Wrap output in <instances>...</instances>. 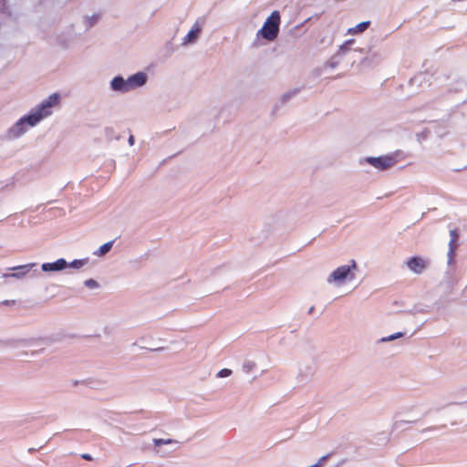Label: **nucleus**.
<instances>
[{"instance_id": "nucleus-1", "label": "nucleus", "mask_w": 467, "mask_h": 467, "mask_svg": "<svg viewBox=\"0 0 467 467\" xmlns=\"http://www.w3.org/2000/svg\"><path fill=\"white\" fill-rule=\"evenodd\" d=\"M60 102L59 95L54 93L50 95L47 99L44 100L39 107L33 113L28 116L21 119L16 125V127L19 130L18 133H22L23 128L22 126L26 123L28 126L33 127L36 123H38L41 119L46 117H48L52 114V108L57 106Z\"/></svg>"}, {"instance_id": "nucleus-2", "label": "nucleus", "mask_w": 467, "mask_h": 467, "mask_svg": "<svg viewBox=\"0 0 467 467\" xmlns=\"http://www.w3.org/2000/svg\"><path fill=\"white\" fill-rule=\"evenodd\" d=\"M281 16L278 11H274L265 19L262 28L257 32V36L272 42L278 36Z\"/></svg>"}, {"instance_id": "nucleus-3", "label": "nucleus", "mask_w": 467, "mask_h": 467, "mask_svg": "<svg viewBox=\"0 0 467 467\" xmlns=\"http://www.w3.org/2000/svg\"><path fill=\"white\" fill-rule=\"evenodd\" d=\"M367 161L373 167L384 171L394 166L397 160L392 155H386L380 157H369L367 159Z\"/></svg>"}, {"instance_id": "nucleus-4", "label": "nucleus", "mask_w": 467, "mask_h": 467, "mask_svg": "<svg viewBox=\"0 0 467 467\" xmlns=\"http://www.w3.org/2000/svg\"><path fill=\"white\" fill-rule=\"evenodd\" d=\"M351 267L352 268H355L356 267V263L354 261H352V265L349 266V265H342V266H339L337 267L335 271H333V273L331 274L330 277L328 278V281H343L345 280L349 273H350V270H351Z\"/></svg>"}, {"instance_id": "nucleus-5", "label": "nucleus", "mask_w": 467, "mask_h": 467, "mask_svg": "<svg viewBox=\"0 0 467 467\" xmlns=\"http://www.w3.org/2000/svg\"><path fill=\"white\" fill-rule=\"evenodd\" d=\"M407 265L413 273L421 274L426 268L427 264L424 259L414 256L408 261Z\"/></svg>"}, {"instance_id": "nucleus-6", "label": "nucleus", "mask_w": 467, "mask_h": 467, "mask_svg": "<svg viewBox=\"0 0 467 467\" xmlns=\"http://www.w3.org/2000/svg\"><path fill=\"white\" fill-rule=\"evenodd\" d=\"M146 75L144 73H137L128 78L129 90L142 86L146 82Z\"/></svg>"}, {"instance_id": "nucleus-7", "label": "nucleus", "mask_w": 467, "mask_h": 467, "mask_svg": "<svg viewBox=\"0 0 467 467\" xmlns=\"http://www.w3.org/2000/svg\"><path fill=\"white\" fill-rule=\"evenodd\" d=\"M67 266V262L65 259H57L54 263H46L42 265L43 271H59L64 269Z\"/></svg>"}, {"instance_id": "nucleus-8", "label": "nucleus", "mask_w": 467, "mask_h": 467, "mask_svg": "<svg viewBox=\"0 0 467 467\" xmlns=\"http://www.w3.org/2000/svg\"><path fill=\"white\" fill-rule=\"evenodd\" d=\"M111 88L114 90L129 91L128 79L121 77H116L111 81Z\"/></svg>"}, {"instance_id": "nucleus-9", "label": "nucleus", "mask_w": 467, "mask_h": 467, "mask_svg": "<svg viewBox=\"0 0 467 467\" xmlns=\"http://www.w3.org/2000/svg\"><path fill=\"white\" fill-rule=\"evenodd\" d=\"M201 33V27L195 24L184 37V43H192L196 40Z\"/></svg>"}, {"instance_id": "nucleus-10", "label": "nucleus", "mask_w": 467, "mask_h": 467, "mask_svg": "<svg viewBox=\"0 0 467 467\" xmlns=\"http://www.w3.org/2000/svg\"><path fill=\"white\" fill-rule=\"evenodd\" d=\"M450 235H451V241H450V250H449V253H448V255L449 257H452L453 254H454V251L455 249L457 248V240L459 238V234L457 233V230H451L450 232Z\"/></svg>"}, {"instance_id": "nucleus-11", "label": "nucleus", "mask_w": 467, "mask_h": 467, "mask_svg": "<svg viewBox=\"0 0 467 467\" xmlns=\"http://www.w3.org/2000/svg\"><path fill=\"white\" fill-rule=\"evenodd\" d=\"M369 21H365L358 24L356 26L351 27L348 30V33L350 35H356L364 32L369 26Z\"/></svg>"}, {"instance_id": "nucleus-12", "label": "nucleus", "mask_w": 467, "mask_h": 467, "mask_svg": "<svg viewBox=\"0 0 467 467\" xmlns=\"http://www.w3.org/2000/svg\"><path fill=\"white\" fill-rule=\"evenodd\" d=\"M112 244H113V242H108V243L104 244L103 245H101L99 247V252L97 253V254H99V255L106 254L111 249Z\"/></svg>"}, {"instance_id": "nucleus-13", "label": "nucleus", "mask_w": 467, "mask_h": 467, "mask_svg": "<svg viewBox=\"0 0 467 467\" xmlns=\"http://www.w3.org/2000/svg\"><path fill=\"white\" fill-rule=\"evenodd\" d=\"M171 442H172V441H171V440H170V439H168V440H164V439H155V440H154V444H155L156 446H161V445H162V444H170V443H171Z\"/></svg>"}, {"instance_id": "nucleus-14", "label": "nucleus", "mask_w": 467, "mask_h": 467, "mask_svg": "<svg viewBox=\"0 0 467 467\" xmlns=\"http://www.w3.org/2000/svg\"><path fill=\"white\" fill-rule=\"evenodd\" d=\"M232 374V371L228 368H223L221 369L219 372H218V377L220 378H223V377H228Z\"/></svg>"}, {"instance_id": "nucleus-15", "label": "nucleus", "mask_w": 467, "mask_h": 467, "mask_svg": "<svg viewBox=\"0 0 467 467\" xmlns=\"http://www.w3.org/2000/svg\"><path fill=\"white\" fill-rule=\"evenodd\" d=\"M85 284L88 287H95L97 285V282L93 279L87 280Z\"/></svg>"}, {"instance_id": "nucleus-16", "label": "nucleus", "mask_w": 467, "mask_h": 467, "mask_svg": "<svg viewBox=\"0 0 467 467\" xmlns=\"http://www.w3.org/2000/svg\"><path fill=\"white\" fill-rule=\"evenodd\" d=\"M83 265H84V263L81 260H75L71 264V265L74 267H81Z\"/></svg>"}, {"instance_id": "nucleus-17", "label": "nucleus", "mask_w": 467, "mask_h": 467, "mask_svg": "<svg viewBox=\"0 0 467 467\" xmlns=\"http://www.w3.org/2000/svg\"><path fill=\"white\" fill-rule=\"evenodd\" d=\"M401 334L400 333H398L397 335H393V336H390L388 339L389 340H393V339H396L398 338L399 337H400Z\"/></svg>"}, {"instance_id": "nucleus-18", "label": "nucleus", "mask_w": 467, "mask_h": 467, "mask_svg": "<svg viewBox=\"0 0 467 467\" xmlns=\"http://www.w3.org/2000/svg\"><path fill=\"white\" fill-rule=\"evenodd\" d=\"M82 458L85 459V460H88V461H91L92 458L89 454H83L82 455Z\"/></svg>"}, {"instance_id": "nucleus-19", "label": "nucleus", "mask_w": 467, "mask_h": 467, "mask_svg": "<svg viewBox=\"0 0 467 467\" xmlns=\"http://www.w3.org/2000/svg\"><path fill=\"white\" fill-rule=\"evenodd\" d=\"M129 142L130 145H132L134 143V138L133 136H130V139H129Z\"/></svg>"}]
</instances>
